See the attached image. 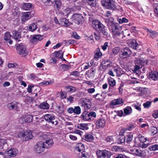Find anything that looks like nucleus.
<instances>
[{
  "mask_svg": "<svg viewBox=\"0 0 158 158\" xmlns=\"http://www.w3.org/2000/svg\"><path fill=\"white\" fill-rule=\"evenodd\" d=\"M110 29L112 33L113 37L114 38H116L118 40H120L122 38L121 36H123V35L122 34L119 30L118 27V23H109Z\"/></svg>",
  "mask_w": 158,
  "mask_h": 158,
  "instance_id": "nucleus-1",
  "label": "nucleus"
},
{
  "mask_svg": "<svg viewBox=\"0 0 158 158\" xmlns=\"http://www.w3.org/2000/svg\"><path fill=\"white\" fill-rule=\"evenodd\" d=\"M79 103L81 105V106L84 107L86 110L89 109L91 106V102L89 99L86 98H82L79 100Z\"/></svg>",
  "mask_w": 158,
  "mask_h": 158,
  "instance_id": "nucleus-2",
  "label": "nucleus"
},
{
  "mask_svg": "<svg viewBox=\"0 0 158 158\" xmlns=\"http://www.w3.org/2000/svg\"><path fill=\"white\" fill-rule=\"evenodd\" d=\"M130 151L134 155L138 156L144 157L146 155V150H141L139 148H131Z\"/></svg>",
  "mask_w": 158,
  "mask_h": 158,
  "instance_id": "nucleus-3",
  "label": "nucleus"
},
{
  "mask_svg": "<svg viewBox=\"0 0 158 158\" xmlns=\"http://www.w3.org/2000/svg\"><path fill=\"white\" fill-rule=\"evenodd\" d=\"M132 52L128 47L124 48L120 52V57L122 59L128 58L131 54Z\"/></svg>",
  "mask_w": 158,
  "mask_h": 158,
  "instance_id": "nucleus-4",
  "label": "nucleus"
},
{
  "mask_svg": "<svg viewBox=\"0 0 158 158\" xmlns=\"http://www.w3.org/2000/svg\"><path fill=\"white\" fill-rule=\"evenodd\" d=\"M44 118L45 120L48 123H51L55 125L58 124V122L56 120L55 118V116L51 114H47L45 115Z\"/></svg>",
  "mask_w": 158,
  "mask_h": 158,
  "instance_id": "nucleus-5",
  "label": "nucleus"
},
{
  "mask_svg": "<svg viewBox=\"0 0 158 158\" xmlns=\"http://www.w3.org/2000/svg\"><path fill=\"white\" fill-rule=\"evenodd\" d=\"M18 153V150L16 148H11L8 151H6L5 153V158L14 157L16 156Z\"/></svg>",
  "mask_w": 158,
  "mask_h": 158,
  "instance_id": "nucleus-6",
  "label": "nucleus"
},
{
  "mask_svg": "<svg viewBox=\"0 0 158 158\" xmlns=\"http://www.w3.org/2000/svg\"><path fill=\"white\" fill-rule=\"evenodd\" d=\"M135 60L134 62L135 65L133 70L134 73H136L139 71V70L140 68H142V64L144 63V61L142 59H139V58L135 57Z\"/></svg>",
  "mask_w": 158,
  "mask_h": 158,
  "instance_id": "nucleus-7",
  "label": "nucleus"
},
{
  "mask_svg": "<svg viewBox=\"0 0 158 158\" xmlns=\"http://www.w3.org/2000/svg\"><path fill=\"white\" fill-rule=\"evenodd\" d=\"M92 26L96 30L99 32L105 28V27L98 20H95L93 22Z\"/></svg>",
  "mask_w": 158,
  "mask_h": 158,
  "instance_id": "nucleus-8",
  "label": "nucleus"
},
{
  "mask_svg": "<svg viewBox=\"0 0 158 158\" xmlns=\"http://www.w3.org/2000/svg\"><path fill=\"white\" fill-rule=\"evenodd\" d=\"M73 22L77 24H79L83 21L84 18L81 14H75L73 16Z\"/></svg>",
  "mask_w": 158,
  "mask_h": 158,
  "instance_id": "nucleus-9",
  "label": "nucleus"
},
{
  "mask_svg": "<svg viewBox=\"0 0 158 158\" xmlns=\"http://www.w3.org/2000/svg\"><path fill=\"white\" fill-rule=\"evenodd\" d=\"M18 53L20 55H27L28 54L26 46L25 45L20 44L17 47Z\"/></svg>",
  "mask_w": 158,
  "mask_h": 158,
  "instance_id": "nucleus-10",
  "label": "nucleus"
},
{
  "mask_svg": "<svg viewBox=\"0 0 158 158\" xmlns=\"http://www.w3.org/2000/svg\"><path fill=\"white\" fill-rule=\"evenodd\" d=\"M96 153L98 158H101L102 157L104 158H108L109 152L106 150L97 151Z\"/></svg>",
  "mask_w": 158,
  "mask_h": 158,
  "instance_id": "nucleus-11",
  "label": "nucleus"
},
{
  "mask_svg": "<svg viewBox=\"0 0 158 158\" xmlns=\"http://www.w3.org/2000/svg\"><path fill=\"white\" fill-rule=\"evenodd\" d=\"M35 151L38 153H40L44 151L45 148L44 147L43 142H39L35 147Z\"/></svg>",
  "mask_w": 158,
  "mask_h": 158,
  "instance_id": "nucleus-12",
  "label": "nucleus"
},
{
  "mask_svg": "<svg viewBox=\"0 0 158 158\" xmlns=\"http://www.w3.org/2000/svg\"><path fill=\"white\" fill-rule=\"evenodd\" d=\"M129 46L132 48L136 50L140 49V48L141 47V45L138 44L136 40H131L129 41Z\"/></svg>",
  "mask_w": 158,
  "mask_h": 158,
  "instance_id": "nucleus-13",
  "label": "nucleus"
},
{
  "mask_svg": "<svg viewBox=\"0 0 158 158\" xmlns=\"http://www.w3.org/2000/svg\"><path fill=\"white\" fill-rule=\"evenodd\" d=\"M94 137L93 134L91 133H86L83 137V139L88 142H91L94 139Z\"/></svg>",
  "mask_w": 158,
  "mask_h": 158,
  "instance_id": "nucleus-14",
  "label": "nucleus"
},
{
  "mask_svg": "<svg viewBox=\"0 0 158 158\" xmlns=\"http://www.w3.org/2000/svg\"><path fill=\"white\" fill-rule=\"evenodd\" d=\"M106 124V120L102 118L97 120L96 122V127L98 129L103 127Z\"/></svg>",
  "mask_w": 158,
  "mask_h": 158,
  "instance_id": "nucleus-15",
  "label": "nucleus"
},
{
  "mask_svg": "<svg viewBox=\"0 0 158 158\" xmlns=\"http://www.w3.org/2000/svg\"><path fill=\"white\" fill-rule=\"evenodd\" d=\"M43 36L41 35H34L30 40V42L32 43L36 44L37 42L42 40L43 39Z\"/></svg>",
  "mask_w": 158,
  "mask_h": 158,
  "instance_id": "nucleus-16",
  "label": "nucleus"
},
{
  "mask_svg": "<svg viewBox=\"0 0 158 158\" xmlns=\"http://www.w3.org/2000/svg\"><path fill=\"white\" fill-rule=\"evenodd\" d=\"M43 143L45 148H49L53 145V142L52 140L49 139L45 142H43Z\"/></svg>",
  "mask_w": 158,
  "mask_h": 158,
  "instance_id": "nucleus-17",
  "label": "nucleus"
},
{
  "mask_svg": "<svg viewBox=\"0 0 158 158\" xmlns=\"http://www.w3.org/2000/svg\"><path fill=\"white\" fill-rule=\"evenodd\" d=\"M149 76L153 80L156 81L158 79V72L156 71H152Z\"/></svg>",
  "mask_w": 158,
  "mask_h": 158,
  "instance_id": "nucleus-18",
  "label": "nucleus"
},
{
  "mask_svg": "<svg viewBox=\"0 0 158 158\" xmlns=\"http://www.w3.org/2000/svg\"><path fill=\"white\" fill-rule=\"evenodd\" d=\"M123 103V100L121 98L113 100L110 103V106L112 107L113 105H119Z\"/></svg>",
  "mask_w": 158,
  "mask_h": 158,
  "instance_id": "nucleus-19",
  "label": "nucleus"
},
{
  "mask_svg": "<svg viewBox=\"0 0 158 158\" xmlns=\"http://www.w3.org/2000/svg\"><path fill=\"white\" fill-rule=\"evenodd\" d=\"M31 17V12H28L24 13L22 18V21L23 22H25L28 20Z\"/></svg>",
  "mask_w": 158,
  "mask_h": 158,
  "instance_id": "nucleus-20",
  "label": "nucleus"
},
{
  "mask_svg": "<svg viewBox=\"0 0 158 158\" xmlns=\"http://www.w3.org/2000/svg\"><path fill=\"white\" fill-rule=\"evenodd\" d=\"M89 113V112L85 111L81 116V118L85 121H88L91 119Z\"/></svg>",
  "mask_w": 158,
  "mask_h": 158,
  "instance_id": "nucleus-21",
  "label": "nucleus"
},
{
  "mask_svg": "<svg viewBox=\"0 0 158 158\" xmlns=\"http://www.w3.org/2000/svg\"><path fill=\"white\" fill-rule=\"evenodd\" d=\"M18 103L16 102H12L7 104V106L9 110H16L18 109Z\"/></svg>",
  "mask_w": 158,
  "mask_h": 158,
  "instance_id": "nucleus-22",
  "label": "nucleus"
},
{
  "mask_svg": "<svg viewBox=\"0 0 158 158\" xmlns=\"http://www.w3.org/2000/svg\"><path fill=\"white\" fill-rule=\"evenodd\" d=\"M13 37L16 40H18V41H20L19 39L21 37L20 33L18 31H12Z\"/></svg>",
  "mask_w": 158,
  "mask_h": 158,
  "instance_id": "nucleus-23",
  "label": "nucleus"
},
{
  "mask_svg": "<svg viewBox=\"0 0 158 158\" xmlns=\"http://www.w3.org/2000/svg\"><path fill=\"white\" fill-rule=\"evenodd\" d=\"M33 137L31 132L30 130L25 131L24 139L25 140H27L31 139Z\"/></svg>",
  "mask_w": 158,
  "mask_h": 158,
  "instance_id": "nucleus-24",
  "label": "nucleus"
},
{
  "mask_svg": "<svg viewBox=\"0 0 158 158\" xmlns=\"http://www.w3.org/2000/svg\"><path fill=\"white\" fill-rule=\"evenodd\" d=\"M147 31L149 32L148 35H149L150 37L153 39L156 37L158 35V34L156 31H152L148 28L146 29Z\"/></svg>",
  "mask_w": 158,
  "mask_h": 158,
  "instance_id": "nucleus-25",
  "label": "nucleus"
},
{
  "mask_svg": "<svg viewBox=\"0 0 158 158\" xmlns=\"http://www.w3.org/2000/svg\"><path fill=\"white\" fill-rule=\"evenodd\" d=\"M22 8L25 10H30L33 8V6L31 3H24L22 6Z\"/></svg>",
  "mask_w": 158,
  "mask_h": 158,
  "instance_id": "nucleus-26",
  "label": "nucleus"
},
{
  "mask_svg": "<svg viewBox=\"0 0 158 158\" xmlns=\"http://www.w3.org/2000/svg\"><path fill=\"white\" fill-rule=\"evenodd\" d=\"M59 24L63 26L68 27L69 25V21L64 18H62L60 19Z\"/></svg>",
  "mask_w": 158,
  "mask_h": 158,
  "instance_id": "nucleus-27",
  "label": "nucleus"
},
{
  "mask_svg": "<svg viewBox=\"0 0 158 158\" xmlns=\"http://www.w3.org/2000/svg\"><path fill=\"white\" fill-rule=\"evenodd\" d=\"M71 9L70 8H67L64 10L63 12H60L59 14L61 16L67 17L68 16L69 14L70 13Z\"/></svg>",
  "mask_w": 158,
  "mask_h": 158,
  "instance_id": "nucleus-28",
  "label": "nucleus"
},
{
  "mask_svg": "<svg viewBox=\"0 0 158 158\" xmlns=\"http://www.w3.org/2000/svg\"><path fill=\"white\" fill-rule=\"evenodd\" d=\"M27 27V29L29 31H33L37 28V24L36 23H33L29 25Z\"/></svg>",
  "mask_w": 158,
  "mask_h": 158,
  "instance_id": "nucleus-29",
  "label": "nucleus"
},
{
  "mask_svg": "<svg viewBox=\"0 0 158 158\" xmlns=\"http://www.w3.org/2000/svg\"><path fill=\"white\" fill-rule=\"evenodd\" d=\"M133 134L130 133H128L126 135V142L128 143H129L131 142L133 138Z\"/></svg>",
  "mask_w": 158,
  "mask_h": 158,
  "instance_id": "nucleus-30",
  "label": "nucleus"
},
{
  "mask_svg": "<svg viewBox=\"0 0 158 158\" xmlns=\"http://www.w3.org/2000/svg\"><path fill=\"white\" fill-rule=\"evenodd\" d=\"M54 81L53 80H51L49 81H44L43 82L39 83L40 86L43 85H50L54 83Z\"/></svg>",
  "mask_w": 158,
  "mask_h": 158,
  "instance_id": "nucleus-31",
  "label": "nucleus"
},
{
  "mask_svg": "<svg viewBox=\"0 0 158 158\" xmlns=\"http://www.w3.org/2000/svg\"><path fill=\"white\" fill-rule=\"evenodd\" d=\"M124 114L126 115H128L131 114L132 111V110L130 106H127L123 109Z\"/></svg>",
  "mask_w": 158,
  "mask_h": 158,
  "instance_id": "nucleus-32",
  "label": "nucleus"
},
{
  "mask_svg": "<svg viewBox=\"0 0 158 158\" xmlns=\"http://www.w3.org/2000/svg\"><path fill=\"white\" fill-rule=\"evenodd\" d=\"M126 137L124 135H120L119 136L118 139V143H124L125 141Z\"/></svg>",
  "mask_w": 158,
  "mask_h": 158,
  "instance_id": "nucleus-33",
  "label": "nucleus"
},
{
  "mask_svg": "<svg viewBox=\"0 0 158 158\" xmlns=\"http://www.w3.org/2000/svg\"><path fill=\"white\" fill-rule=\"evenodd\" d=\"M77 127L82 130H86L88 129L87 125L85 123H81L77 126Z\"/></svg>",
  "mask_w": 158,
  "mask_h": 158,
  "instance_id": "nucleus-34",
  "label": "nucleus"
},
{
  "mask_svg": "<svg viewBox=\"0 0 158 158\" xmlns=\"http://www.w3.org/2000/svg\"><path fill=\"white\" fill-rule=\"evenodd\" d=\"M101 2L102 6L105 8H109V0H101Z\"/></svg>",
  "mask_w": 158,
  "mask_h": 158,
  "instance_id": "nucleus-35",
  "label": "nucleus"
},
{
  "mask_svg": "<svg viewBox=\"0 0 158 158\" xmlns=\"http://www.w3.org/2000/svg\"><path fill=\"white\" fill-rule=\"evenodd\" d=\"M40 107L42 109H48L49 108V105L47 102H44L40 104Z\"/></svg>",
  "mask_w": 158,
  "mask_h": 158,
  "instance_id": "nucleus-36",
  "label": "nucleus"
},
{
  "mask_svg": "<svg viewBox=\"0 0 158 158\" xmlns=\"http://www.w3.org/2000/svg\"><path fill=\"white\" fill-rule=\"evenodd\" d=\"M137 138L139 139V140L143 143L146 142L147 140V138L141 134L138 135Z\"/></svg>",
  "mask_w": 158,
  "mask_h": 158,
  "instance_id": "nucleus-37",
  "label": "nucleus"
},
{
  "mask_svg": "<svg viewBox=\"0 0 158 158\" xmlns=\"http://www.w3.org/2000/svg\"><path fill=\"white\" fill-rule=\"evenodd\" d=\"M116 8V5L113 0H109V9L114 10Z\"/></svg>",
  "mask_w": 158,
  "mask_h": 158,
  "instance_id": "nucleus-38",
  "label": "nucleus"
},
{
  "mask_svg": "<svg viewBox=\"0 0 158 158\" xmlns=\"http://www.w3.org/2000/svg\"><path fill=\"white\" fill-rule=\"evenodd\" d=\"M87 3L91 6L95 7L96 6V1L95 0H85Z\"/></svg>",
  "mask_w": 158,
  "mask_h": 158,
  "instance_id": "nucleus-39",
  "label": "nucleus"
},
{
  "mask_svg": "<svg viewBox=\"0 0 158 158\" xmlns=\"http://www.w3.org/2000/svg\"><path fill=\"white\" fill-rule=\"evenodd\" d=\"M64 42L66 45L67 46L70 45H74L76 44V41L73 40H65Z\"/></svg>",
  "mask_w": 158,
  "mask_h": 158,
  "instance_id": "nucleus-40",
  "label": "nucleus"
},
{
  "mask_svg": "<svg viewBox=\"0 0 158 158\" xmlns=\"http://www.w3.org/2000/svg\"><path fill=\"white\" fill-rule=\"evenodd\" d=\"M54 2H55V4L54 5V7L55 8L59 10L60 7L61 5V2L59 0H55Z\"/></svg>",
  "mask_w": 158,
  "mask_h": 158,
  "instance_id": "nucleus-41",
  "label": "nucleus"
},
{
  "mask_svg": "<svg viewBox=\"0 0 158 158\" xmlns=\"http://www.w3.org/2000/svg\"><path fill=\"white\" fill-rule=\"evenodd\" d=\"M74 113L78 115L81 113V109L79 106H76L74 107Z\"/></svg>",
  "mask_w": 158,
  "mask_h": 158,
  "instance_id": "nucleus-42",
  "label": "nucleus"
},
{
  "mask_svg": "<svg viewBox=\"0 0 158 158\" xmlns=\"http://www.w3.org/2000/svg\"><path fill=\"white\" fill-rule=\"evenodd\" d=\"M26 121L27 123H30L32 121L33 116L32 115L27 114L25 115Z\"/></svg>",
  "mask_w": 158,
  "mask_h": 158,
  "instance_id": "nucleus-43",
  "label": "nucleus"
},
{
  "mask_svg": "<svg viewBox=\"0 0 158 158\" xmlns=\"http://www.w3.org/2000/svg\"><path fill=\"white\" fill-rule=\"evenodd\" d=\"M102 55V53L100 52L99 48H97L96 50V52L95 54L94 58H98L101 57Z\"/></svg>",
  "mask_w": 158,
  "mask_h": 158,
  "instance_id": "nucleus-44",
  "label": "nucleus"
},
{
  "mask_svg": "<svg viewBox=\"0 0 158 158\" xmlns=\"http://www.w3.org/2000/svg\"><path fill=\"white\" fill-rule=\"evenodd\" d=\"M7 145L6 141L4 139H1L0 140V148L2 149L5 146Z\"/></svg>",
  "mask_w": 158,
  "mask_h": 158,
  "instance_id": "nucleus-45",
  "label": "nucleus"
},
{
  "mask_svg": "<svg viewBox=\"0 0 158 158\" xmlns=\"http://www.w3.org/2000/svg\"><path fill=\"white\" fill-rule=\"evenodd\" d=\"M11 35L9 32H6L5 35L4 40L6 41H9L10 39Z\"/></svg>",
  "mask_w": 158,
  "mask_h": 158,
  "instance_id": "nucleus-46",
  "label": "nucleus"
},
{
  "mask_svg": "<svg viewBox=\"0 0 158 158\" xmlns=\"http://www.w3.org/2000/svg\"><path fill=\"white\" fill-rule=\"evenodd\" d=\"M150 131L152 135H154L157 132V129L156 127H153L151 128Z\"/></svg>",
  "mask_w": 158,
  "mask_h": 158,
  "instance_id": "nucleus-47",
  "label": "nucleus"
},
{
  "mask_svg": "<svg viewBox=\"0 0 158 158\" xmlns=\"http://www.w3.org/2000/svg\"><path fill=\"white\" fill-rule=\"evenodd\" d=\"M149 149L150 151H156L158 150V145L154 144L150 146L149 148Z\"/></svg>",
  "mask_w": 158,
  "mask_h": 158,
  "instance_id": "nucleus-48",
  "label": "nucleus"
},
{
  "mask_svg": "<svg viewBox=\"0 0 158 158\" xmlns=\"http://www.w3.org/2000/svg\"><path fill=\"white\" fill-rule=\"evenodd\" d=\"M117 21L120 24L122 23H127L128 21V20L126 18L123 17L121 19H118Z\"/></svg>",
  "mask_w": 158,
  "mask_h": 158,
  "instance_id": "nucleus-49",
  "label": "nucleus"
},
{
  "mask_svg": "<svg viewBox=\"0 0 158 158\" xmlns=\"http://www.w3.org/2000/svg\"><path fill=\"white\" fill-rule=\"evenodd\" d=\"M66 88L68 89L69 92H74L76 90L75 87L71 86H66Z\"/></svg>",
  "mask_w": 158,
  "mask_h": 158,
  "instance_id": "nucleus-50",
  "label": "nucleus"
},
{
  "mask_svg": "<svg viewBox=\"0 0 158 158\" xmlns=\"http://www.w3.org/2000/svg\"><path fill=\"white\" fill-rule=\"evenodd\" d=\"M113 71L114 72L116 73L118 76H120L123 72V71H120V70H118L117 69L115 68L114 67L113 68Z\"/></svg>",
  "mask_w": 158,
  "mask_h": 158,
  "instance_id": "nucleus-51",
  "label": "nucleus"
},
{
  "mask_svg": "<svg viewBox=\"0 0 158 158\" xmlns=\"http://www.w3.org/2000/svg\"><path fill=\"white\" fill-rule=\"evenodd\" d=\"M84 146L83 144H80L77 147L76 150L79 152H81L84 148Z\"/></svg>",
  "mask_w": 158,
  "mask_h": 158,
  "instance_id": "nucleus-52",
  "label": "nucleus"
},
{
  "mask_svg": "<svg viewBox=\"0 0 158 158\" xmlns=\"http://www.w3.org/2000/svg\"><path fill=\"white\" fill-rule=\"evenodd\" d=\"M100 33H102L103 35V37L106 38L107 37V35H108V33L107 31V30L105 29V27L103 29L102 31H100L99 32Z\"/></svg>",
  "mask_w": 158,
  "mask_h": 158,
  "instance_id": "nucleus-53",
  "label": "nucleus"
},
{
  "mask_svg": "<svg viewBox=\"0 0 158 158\" xmlns=\"http://www.w3.org/2000/svg\"><path fill=\"white\" fill-rule=\"evenodd\" d=\"M116 84V81L115 80L111 79H109V85L112 87L114 86Z\"/></svg>",
  "mask_w": 158,
  "mask_h": 158,
  "instance_id": "nucleus-54",
  "label": "nucleus"
},
{
  "mask_svg": "<svg viewBox=\"0 0 158 158\" xmlns=\"http://www.w3.org/2000/svg\"><path fill=\"white\" fill-rule=\"evenodd\" d=\"M121 149L119 146H114L112 148L111 150L114 152H118L120 151Z\"/></svg>",
  "mask_w": 158,
  "mask_h": 158,
  "instance_id": "nucleus-55",
  "label": "nucleus"
},
{
  "mask_svg": "<svg viewBox=\"0 0 158 158\" xmlns=\"http://www.w3.org/2000/svg\"><path fill=\"white\" fill-rule=\"evenodd\" d=\"M113 113H114L115 114V116H116L115 114L120 117H121L123 114V112L122 110L118 111L117 112L115 111H114V112H113Z\"/></svg>",
  "mask_w": 158,
  "mask_h": 158,
  "instance_id": "nucleus-56",
  "label": "nucleus"
},
{
  "mask_svg": "<svg viewBox=\"0 0 158 158\" xmlns=\"http://www.w3.org/2000/svg\"><path fill=\"white\" fill-rule=\"evenodd\" d=\"M109 75H111L112 76H114V74L113 72V66H112V65H110V64H109Z\"/></svg>",
  "mask_w": 158,
  "mask_h": 158,
  "instance_id": "nucleus-57",
  "label": "nucleus"
},
{
  "mask_svg": "<svg viewBox=\"0 0 158 158\" xmlns=\"http://www.w3.org/2000/svg\"><path fill=\"white\" fill-rule=\"evenodd\" d=\"M151 102L147 101L143 104V106L145 108H149L151 104Z\"/></svg>",
  "mask_w": 158,
  "mask_h": 158,
  "instance_id": "nucleus-58",
  "label": "nucleus"
},
{
  "mask_svg": "<svg viewBox=\"0 0 158 158\" xmlns=\"http://www.w3.org/2000/svg\"><path fill=\"white\" fill-rule=\"evenodd\" d=\"M82 133V132L80 130H77L73 132L72 133L74 134H76L77 135H78L80 136V137H81V133Z\"/></svg>",
  "mask_w": 158,
  "mask_h": 158,
  "instance_id": "nucleus-59",
  "label": "nucleus"
},
{
  "mask_svg": "<svg viewBox=\"0 0 158 158\" xmlns=\"http://www.w3.org/2000/svg\"><path fill=\"white\" fill-rule=\"evenodd\" d=\"M20 122L22 123H24L27 122L25 116L21 117L19 119Z\"/></svg>",
  "mask_w": 158,
  "mask_h": 158,
  "instance_id": "nucleus-60",
  "label": "nucleus"
},
{
  "mask_svg": "<svg viewBox=\"0 0 158 158\" xmlns=\"http://www.w3.org/2000/svg\"><path fill=\"white\" fill-rule=\"evenodd\" d=\"M69 136V138L72 140L75 141L77 139V135L72 134H70Z\"/></svg>",
  "mask_w": 158,
  "mask_h": 158,
  "instance_id": "nucleus-61",
  "label": "nucleus"
},
{
  "mask_svg": "<svg viewBox=\"0 0 158 158\" xmlns=\"http://www.w3.org/2000/svg\"><path fill=\"white\" fill-rule=\"evenodd\" d=\"M62 70L63 71H66L68 70L69 66L66 64H62L61 65Z\"/></svg>",
  "mask_w": 158,
  "mask_h": 158,
  "instance_id": "nucleus-62",
  "label": "nucleus"
},
{
  "mask_svg": "<svg viewBox=\"0 0 158 158\" xmlns=\"http://www.w3.org/2000/svg\"><path fill=\"white\" fill-rule=\"evenodd\" d=\"M120 51V48L118 47H115L112 50V53L114 54H116Z\"/></svg>",
  "mask_w": 158,
  "mask_h": 158,
  "instance_id": "nucleus-63",
  "label": "nucleus"
},
{
  "mask_svg": "<svg viewBox=\"0 0 158 158\" xmlns=\"http://www.w3.org/2000/svg\"><path fill=\"white\" fill-rule=\"evenodd\" d=\"M25 131L19 132L18 134V136L19 138H24Z\"/></svg>",
  "mask_w": 158,
  "mask_h": 158,
  "instance_id": "nucleus-64",
  "label": "nucleus"
}]
</instances>
